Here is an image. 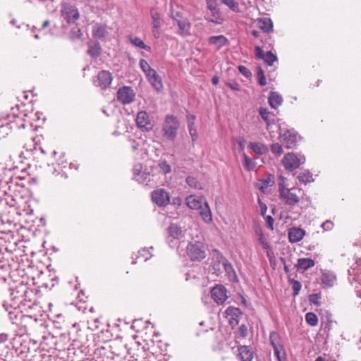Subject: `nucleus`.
<instances>
[{"instance_id":"1","label":"nucleus","mask_w":361,"mask_h":361,"mask_svg":"<svg viewBox=\"0 0 361 361\" xmlns=\"http://www.w3.org/2000/svg\"><path fill=\"white\" fill-rule=\"evenodd\" d=\"M24 335L29 337V342L32 343L34 351L37 347V338L42 329V307L37 302V295L39 293V286H32L29 281H24Z\"/></svg>"},{"instance_id":"2","label":"nucleus","mask_w":361,"mask_h":361,"mask_svg":"<svg viewBox=\"0 0 361 361\" xmlns=\"http://www.w3.org/2000/svg\"><path fill=\"white\" fill-rule=\"evenodd\" d=\"M26 204L29 207V210L26 212L24 216V243H30L28 245H24V256L30 255L32 257L36 254L37 251L40 250V242L36 239L37 233L40 231L38 229L42 219H39L33 214V209L30 208V202H26Z\"/></svg>"},{"instance_id":"3","label":"nucleus","mask_w":361,"mask_h":361,"mask_svg":"<svg viewBox=\"0 0 361 361\" xmlns=\"http://www.w3.org/2000/svg\"><path fill=\"white\" fill-rule=\"evenodd\" d=\"M11 303L9 307L6 304L3 306L8 312L10 320L13 324L20 326L23 321V310L20 305L23 304V294L20 293L18 288L13 290L11 293Z\"/></svg>"},{"instance_id":"4","label":"nucleus","mask_w":361,"mask_h":361,"mask_svg":"<svg viewBox=\"0 0 361 361\" xmlns=\"http://www.w3.org/2000/svg\"><path fill=\"white\" fill-rule=\"evenodd\" d=\"M42 267L39 262H35L29 258L24 260V281H29L32 286L37 285L42 274Z\"/></svg>"},{"instance_id":"5","label":"nucleus","mask_w":361,"mask_h":361,"mask_svg":"<svg viewBox=\"0 0 361 361\" xmlns=\"http://www.w3.org/2000/svg\"><path fill=\"white\" fill-rule=\"evenodd\" d=\"M180 128V122L174 115H166L162 125V135L167 140L174 141Z\"/></svg>"},{"instance_id":"6","label":"nucleus","mask_w":361,"mask_h":361,"mask_svg":"<svg viewBox=\"0 0 361 361\" xmlns=\"http://www.w3.org/2000/svg\"><path fill=\"white\" fill-rule=\"evenodd\" d=\"M22 200L23 195L20 191H18V193H16L9 202L10 210L8 211V214L11 217L13 218V221H16L15 224H20L21 221L22 209L20 203Z\"/></svg>"},{"instance_id":"7","label":"nucleus","mask_w":361,"mask_h":361,"mask_svg":"<svg viewBox=\"0 0 361 361\" xmlns=\"http://www.w3.org/2000/svg\"><path fill=\"white\" fill-rule=\"evenodd\" d=\"M305 161V157L303 155H299L291 152L284 155L282 159V164L285 169L293 171L300 167Z\"/></svg>"},{"instance_id":"8","label":"nucleus","mask_w":361,"mask_h":361,"mask_svg":"<svg viewBox=\"0 0 361 361\" xmlns=\"http://www.w3.org/2000/svg\"><path fill=\"white\" fill-rule=\"evenodd\" d=\"M187 255L192 261L200 262L206 257L204 247L202 243H190L187 246Z\"/></svg>"},{"instance_id":"9","label":"nucleus","mask_w":361,"mask_h":361,"mask_svg":"<svg viewBox=\"0 0 361 361\" xmlns=\"http://www.w3.org/2000/svg\"><path fill=\"white\" fill-rule=\"evenodd\" d=\"M293 189H286L283 183L279 184V192L284 204L290 207L295 206L300 201L299 197L292 192Z\"/></svg>"},{"instance_id":"10","label":"nucleus","mask_w":361,"mask_h":361,"mask_svg":"<svg viewBox=\"0 0 361 361\" xmlns=\"http://www.w3.org/2000/svg\"><path fill=\"white\" fill-rule=\"evenodd\" d=\"M279 137L287 149H292L296 147L298 142V133L294 130H287L283 133L281 126L279 127Z\"/></svg>"},{"instance_id":"11","label":"nucleus","mask_w":361,"mask_h":361,"mask_svg":"<svg viewBox=\"0 0 361 361\" xmlns=\"http://www.w3.org/2000/svg\"><path fill=\"white\" fill-rule=\"evenodd\" d=\"M207 9L211 11V16L207 19L208 21L216 25H220L224 22L221 11L217 7V0H206Z\"/></svg>"},{"instance_id":"12","label":"nucleus","mask_w":361,"mask_h":361,"mask_svg":"<svg viewBox=\"0 0 361 361\" xmlns=\"http://www.w3.org/2000/svg\"><path fill=\"white\" fill-rule=\"evenodd\" d=\"M224 314L229 325L231 326L232 328H234L239 324L240 318L243 315V312L240 308L233 306L227 307Z\"/></svg>"},{"instance_id":"13","label":"nucleus","mask_w":361,"mask_h":361,"mask_svg":"<svg viewBox=\"0 0 361 361\" xmlns=\"http://www.w3.org/2000/svg\"><path fill=\"white\" fill-rule=\"evenodd\" d=\"M151 196L153 202L159 207H166L170 202L169 194L164 189L154 190Z\"/></svg>"},{"instance_id":"14","label":"nucleus","mask_w":361,"mask_h":361,"mask_svg":"<svg viewBox=\"0 0 361 361\" xmlns=\"http://www.w3.org/2000/svg\"><path fill=\"white\" fill-rule=\"evenodd\" d=\"M135 93L130 87L124 86L118 89L117 99L123 104H128L135 100Z\"/></svg>"},{"instance_id":"15","label":"nucleus","mask_w":361,"mask_h":361,"mask_svg":"<svg viewBox=\"0 0 361 361\" xmlns=\"http://www.w3.org/2000/svg\"><path fill=\"white\" fill-rule=\"evenodd\" d=\"M136 123L139 128L142 131L149 132L153 128V123H152L149 114L142 111L137 113L136 118Z\"/></svg>"},{"instance_id":"16","label":"nucleus","mask_w":361,"mask_h":361,"mask_svg":"<svg viewBox=\"0 0 361 361\" xmlns=\"http://www.w3.org/2000/svg\"><path fill=\"white\" fill-rule=\"evenodd\" d=\"M61 15L68 23H75L80 17L77 8L68 4L63 6Z\"/></svg>"},{"instance_id":"17","label":"nucleus","mask_w":361,"mask_h":361,"mask_svg":"<svg viewBox=\"0 0 361 361\" xmlns=\"http://www.w3.org/2000/svg\"><path fill=\"white\" fill-rule=\"evenodd\" d=\"M212 299L217 304H223L228 298L227 290L223 285H216L211 290Z\"/></svg>"},{"instance_id":"18","label":"nucleus","mask_w":361,"mask_h":361,"mask_svg":"<svg viewBox=\"0 0 361 361\" xmlns=\"http://www.w3.org/2000/svg\"><path fill=\"white\" fill-rule=\"evenodd\" d=\"M113 78L111 73L107 71H102L97 75V80H94V85L100 87L102 89H106L111 84Z\"/></svg>"},{"instance_id":"19","label":"nucleus","mask_w":361,"mask_h":361,"mask_svg":"<svg viewBox=\"0 0 361 361\" xmlns=\"http://www.w3.org/2000/svg\"><path fill=\"white\" fill-rule=\"evenodd\" d=\"M216 259L219 262L222 263V267L224 269L226 273L230 276L233 278V281H238V277L235 274V271L232 266V264L229 262V261L219 251H216Z\"/></svg>"},{"instance_id":"20","label":"nucleus","mask_w":361,"mask_h":361,"mask_svg":"<svg viewBox=\"0 0 361 361\" xmlns=\"http://www.w3.org/2000/svg\"><path fill=\"white\" fill-rule=\"evenodd\" d=\"M259 114L261 116L262 118L264 121L267 125V130L269 131V133L274 131L273 126L275 125V114L272 112L269 111L265 108H259Z\"/></svg>"},{"instance_id":"21","label":"nucleus","mask_w":361,"mask_h":361,"mask_svg":"<svg viewBox=\"0 0 361 361\" xmlns=\"http://www.w3.org/2000/svg\"><path fill=\"white\" fill-rule=\"evenodd\" d=\"M151 18L152 19V32L155 38L159 37V32L158 30L161 25V18L160 13L154 8L150 11Z\"/></svg>"},{"instance_id":"22","label":"nucleus","mask_w":361,"mask_h":361,"mask_svg":"<svg viewBox=\"0 0 361 361\" xmlns=\"http://www.w3.org/2000/svg\"><path fill=\"white\" fill-rule=\"evenodd\" d=\"M206 202L207 200L204 197H196L193 195H190L186 198V204L191 209H200L206 204Z\"/></svg>"},{"instance_id":"23","label":"nucleus","mask_w":361,"mask_h":361,"mask_svg":"<svg viewBox=\"0 0 361 361\" xmlns=\"http://www.w3.org/2000/svg\"><path fill=\"white\" fill-rule=\"evenodd\" d=\"M19 108V105L16 104L15 107L11 108V114L8 115L6 118H0V128H3L6 125H8L9 123L16 121V119L18 118V116L20 113Z\"/></svg>"},{"instance_id":"24","label":"nucleus","mask_w":361,"mask_h":361,"mask_svg":"<svg viewBox=\"0 0 361 361\" xmlns=\"http://www.w3.org/2000/svg\"><path fill=\"white\" fill-rule=\"evenodd\" d=\"M109 34L107 25L97 23L92 27V36L97 39H104Z\"/></svg>"},{"instance_id":"25","label":"nucleus","mask_w":361,"mask_h":361,"mask_svg":"<svg viewBox=\"0 0 361 361\" xmlns=\"http://www.w3.org/2000/svg\"><path fill=\"white\" fill-rule=\"evenodd\" d=\"M305 231L300 228L292 227L288 231L289 241L292 243L300 241L304 235Z\"/></svg>"},{"instance_id":"26","label":"nucleus","mask_w":361,"mask_h":361,"mask_svg":"<svg viewBox=\"0 0 361 361\" xmlns=\"http://www.w3.org/2000/svg\"><path fill=\"white\" fill-rule=\"evenodd\" d=\"M80 331L79 325L75 323L72 326L71 331L68 333L69 340L72 341V345L76 348H79L81 343L80 340V335L79 334Z\"/></svg>"},{"instance_id":"27","label":"nucleus","mask_w":361,"mask_h":361,"mask_svg":"<svg viewBox=\"0 0 361 361\" xmlns=\"http://www.w3.org/2000/svg\"><path fill=\"white\" fill-rule=\"evenodd\" d=\"M147 78L150 82L152 86L157 91L163 89V84L161 77L158 75L157 71L154 70L150 74L147 75Z\"/></svg>"},{"instance_id":"28","label":"nucleus","mask_w":361,"mask_h":361,"mask_svg":"<svg viewBox=\"0 0 361 361\" xmlns=\"http://www.w3.org/2000/svg\"><path fill=\"white\" fill-rule=\"evenodd\" d=\"M314 264V261L310 258H299L295 267L298 271L304 272L313 267Z\"/></svg>"},{"instance_id":"29","label":"nucleus","mask_w":361,"mask_h":361,"mask_svg":"<svg viewBox=\"0 0 361 361\" xmlns=\"http://www.w3.org/2000/svg\"><path fill=\"white\" fill-rule=\"evenodd\" d=\"M320 280L322 283L325 286L332 287L336 281V276L331 271H324L322 272Z\"/></svg>"},{"instance_id":"30","label":"nucleus","mask_w":361,"mask_h":361,"mask_svg":"<svg viewBox=\"0 0 361 361\" xmlns=\"http://www.w3.org/2000/svg\"><path fill=\"white\" fill-rule=\"evenodd\" d=\"M282 96L277 92H271L268 98V102L272 109H276L283 103Z\"/></svg>"},{"instance_id":"31","label":"nucleus","mask_w":361,"mask_h":361,"mask_svg":"<svg viewBox=\"0 0 361 361\" xmlns=\"http://www.w3.org/2000/svg\"><path fill=\"white\" fill-rule=\"evenodd\" d=\"M238 356L241 361H252L253 359V352L248 346L242 345L238 348Z\"/></svg>"},{"instance_id":"32","label":"nucleus","mask_w":361,"mask_h":361,"mask_svg":"<svg viewBox=\"0 0 361 361\" xmlns=\"http://www.w3.org/2000/svg\"><path fill=\"white\" fill-rule=\"evenodd\" d=\"M174 25H177L178 27V33L183 36H186L190 34V23L188 21L186 18L182 20H178L177 23H173Z\"/></svg>"},{"instance_id":"33","label":"nucleus","mask_w":361,"mask_h":361,"mask_svg":"<svg viewBox=\"0 0 361 361\" xmlns=\"http://www.w3.org/2000/svg\"><path fill=\"white\" fill-rule=\"evenodd\" d=\"M248 146L254 152L259 155L266 154L269 152L268 147L260 142H250Z\"/></svg>"},{"instance_id":"34","label":"nucleus","mask_w":361,"mask_h":361,"mask_svg":"<svg viewBox=\"0 0 361 361\" xmlns=\"http://www.w3.org/2000/svg\"><path fill=\"white\" fill-rule=\"evenodd\" d=\"M200 214L202 219V220L207 223L209 224L212 221V212L210 209V207L209 206V204L207 201L206 202V204H204L202 208L200 209Z\"/></svg>"},{"instance_id":"35","label":"nucleus","mask_w":361,"mask_h":361,"mask_svg":"<svg viewBox=\"0 0 361 361\" xmlns=\"http://www.w3.org/2000/svg\"><path fill=\"white\" fill-rule=\"evenodd\" d=\"M259 28L264 32H269L273 29V23L269 18H262L258 20L257 23Z\"/></svg>"},{"instance_id":"36","label":"nucleus","mask_w":361,"mask_h":361,"mask_svg":"<svg viewBox=\"0 0 361 361\" xmlns=\"http://www.w3.org/2000/svg\"><path fill=\"white\" fill-rule=\"evenodd\" d=\"M254 231L255 235L258 237V241L262 247L265 250L269 247V243L264 235L261 226L258 224L254 226Z\"/></svg>"},{"instance_id":"37","label":"nucleus","mask_w":361,"mask_h":361,"mask_svg":"<svg viewBox=\"0 0 361 361\" xmlns=\"http://www.w3.org/2000/svg\"><path fill=\"white\" fill-rule=\"evenodd\" d=\"M228 40L224 35L211 36L208 39L210 44L217 45L218 49H221L228 43Z\"/></svg>"},{"instance_id":"38","label":"nucleus","mask_w":361,"mask_h":361,"mask_svg":"<svg viewBox=\"0 0 361 361\" xmlns=\"http://www.w3.org/2000/svg\"><path fill=\"white\" fill-rule=\"evenodd\" d=\"M102 49L99 42L88 44L87 54L92 58H97L101 54Z\"/></svg>"},{"instance_id":"39","label":"nucleus","mask_w":361,"mask_h":361,"mask_svg":"<svg viewBox=\"0 0 361 361\" xmlns=\"http://www.w3.org/2000/svg\"><path fill=\"white\" fill-rule=\"evenodd\" d=\"M169 235L174 239H178L182 236L181 228L175 224H171L168 228Z\"/></svg>"},{"instance_id":"40","label":"nucleus","mask_w":361,"mask_h":361,"mask_svg":"<svg viewBox=\"0 0 361 361\" xmlns=\"http://www.w3.org/2000/svg\"><path fill=\"white\" fill-rule=\"evenodd\" d=\"M129 40L130 43L136 47L145 49L148 51H151V47L146 45L144 42L137 37H130Z\"/></svg>"},{"instance_id":"41","label":"nucleus","mask_w":361,"mask_h":361,"mask_svg":"<svg viewBox=\"0 0 361 361\" xmlns=\"http://www.w3.org/2000/svg\"><path fill=\"white\" fill-rule=\"evenodd\" d=\"M269 342L271 346L274 348H283V345L281 344V338L279 334L276 331H272L269 334Z\"/></svg>"},{"instance_id":"42","label":"nucleus","mask_w":361,"mask_h":361,"mask_svg":"<svg viewBox=\"0 0 361 361\" xmlns=\"http://www.w3.org/2000/svg\"><path fill=\"white\" fill-rule=\"evenodd\" d=\"M288 282L292 286V289L293 290V295L294 296L298 295L301 290V288H302V285L300 283V281L291 278V276L288 275Z\"/></svg>"},{"instance_id":"43","label":"nucleus","mask_w":361,"mask_h":361,"mask_svg":"<svg viewBox=\"0 0 361 361\" xmlns=\"http://www.w3.org/2000/svg\"><path fill=\"white\" fill-rule=\"evenodd\" d=\"M298 178L300 182L305 184L314 181V179L312 178V174L309 170H305L303 172H301L298 175Z\"/></svg>"},{"instance_id":"44","label":"nucleus","mask_w":361,"mask_h":361,"mask_svg":"<svg viewBox=\"0 0 361 361\" xmlns=\"http://www.w3.org/2000/svg\"><path fill=\"white\" fill-rule=\"evenodd\" d=\"M243 164L245 169L248 171H254L256 167V163L245 154H243Z\"/></svg>"},{"instance_id":"45","label":"nucleus","mask_w":361,"mask_h":361,"mask_svg":"<svg viewBox=\"0 0 361 361\" xmlns=\"http://www.w3.org/2000/svg\"><path fill=\"white\" fill-rule=\"evenodd\" d=\"M257 78L258 80V83L261 86H264L267 85V80L264 75V71L262 68L259 66L257 67Z\"/></svg>"},{"instance_id":"46","label":"nucleus","mask_w":361,"mask_h":361,"mask_svg":"<svg viewBox=\"0 0 361 361\" xmlns=\"http://www.w3.org/2000/svg\"><path fill=\"white\" fill-rule=\"evenodd\" d=\"M276 55L274 54L271 51H267L265 54L264 57L263 59L264 63H266L269 66H272L274 62L276 61Z\"/></svg>"},{"instance_id":"47","label":"nucleus","mask_w":361,"mask_h":361,"mask_svg":"<svg viewBox=\"0 0 361 361\" xmlns=\"http://www.w3.org/2000/svg\"><path fill=\"white\" fill-rule=\"evenodd\" d=\"M221 3L227 6L232 11L239 13L238 3L234 0H221Z\"/></svg>"},{"instance_id":"48","label":"nucleus","mask_w":361,"mask_h":361,"mask_svg":"<svg viewBox=\"0 0 361 361\" xmlns=\"http://www.w3.org/2000/svg\"><path fill=\"white\" fill-rule=\"evenodd\" d=\"M140 67L142 69V71L145 73V75L150 74L154 69H153L147 63V61L145 59H140Z\"/></svg>"},{"instance_id":"49","label":"nucleus","mask_w":361,"mask_h":361,"mask_svg":"<svg viewBox=\"0 0 361 361\" xmlns=\"http://www.w3.org/2000/svg\"><path fill=\"white\" fill-rule=\"evenodd\" d=\"M305 319L308 324L314 326L318 323V318L316 314L313 312H308L305 314Z\"/></svg>"},{"instance_id":"50","label":"nucleus","mask_w":361,"mask_h":361,"mask_svg":"<svg viewBox=\"0 0 361 361\" xmlns=\"http://www.w3.org/2000/svg\"><path fill=\"white\" fill-rule=\"evenodd\" d=\"M187 184L192 188L201 189V184L195 177L188 176L186 178Z\"/></svg>"},{"instance_id":"51","label":"nucleus","mask_w":361,"mask_h":361,"mask_svg":"<svg viewBox=\"0 0 361 361\" xmlns=\"http://www.w3.org/2000/svg\"><path fill=\"white\" fill-rule=\"evenodd\" d=\"M271 152L276 156H281L283 152L282 146L279 143H274L270 147Z\"/></svg>"},{"instance_id":"52","label":"nucleus","mask_w":361,"mask_h":361,"mask_svg":"<svg viewBox=\"0 0 361 361\" xmlns=\"http://www.w3.org/2000/svg\"><path fill=\"white\" fill-rule=\"evenodd\" d=\"M159 168L160 171L164 174L169 173L171 171V166L166 160L160 161L159 164Z\"/></svg>"},{"instance_id":"53","label":"nucleus","mask_w":361,"mask_h":361,"mask_svg":"<svg viewBox=\"0 0 361 361\" xmlns=\"http://www.w3.org/2000/svg\"><path fill=\"white\" fill-rule=\"evenodd\" d=\"M321 298L320 293H313L309 295V301L317 306H319L321 305Z\"/></svg>"},{"instance_id":"54","label":"nucleus","mask_w":361,"mask_h":361,"mask_svg":"<svg viewBox=\"0 0 361 361\" xmlns=\"http://www.w3.org/2000/svg\"><path fill=\"white\" fill-rule=\"evenodd\" d=\"M273 183L271 179V176L269 175L267 178L262 180V185L259 188L262 192H264L265 190L269 186H271Z\"/></svg>"},{"instance_id":"55","label":"nucleus","mask_w":361,"mask_h":361,"mask_svg":"<svg viewBox=\"0 0 361 361\" xmlns=\"http://www.w3.org/2000/svg\"><path fill=\"white\" fill-rule=\"evenodd\" d=\"M212 267L216 275H219L221 273L222 263L217 261L216 256L214 259V262H212Z\"/></svg>"},{"instance_id":"56","label":"nucleus","mask_w":361,"mask_h":361,"mask_svg":"<svg viewBox=\"0 0 361 361\" xmlns=\"http://www.w3.org/2000/svg\"><path fill=\"white\" fill-rule=\"evenodd\" d=\"M171 18L173 19V23H177L178 20H182L185 19V18L183 17L180 12L176 11L173 9L171 11Z\"/></svg>"},{"instance_id":"57","label":"nucleus","mask_w":361,"mask_h":361,"mask_svg":"<svg viewBox=\"0 0 361 361\" xmlns=\"http://www.w3.org/2000/svg\"><path fill=\"white\" fill-rule=\"evenodd\" d=\"M188 128L192 144H194L198 138V133L195 126H188Z\"/></svg>"},{"instance_id":"58","label":"nucleus","mask_w":361,"mask_h":361,"mask_svg":"<svg viewBox=\"0 0 361 361\" xmlns=\"http://www.w3.org/2000/svg\"><path fill=\"white\" fill-rule=\"evenodd\" d=\"M238 69L239 72L244 75L246 78H250L252 76L251 71L245 66H238Z\"/></svg>"},{"instance_id":"59","label":"nucleus","mask_w":361,"mask_h":361,"mask_svg":"<svg viewBox=\"0 0 361 361\" xmlns=\"http://www.w3.org/2000/svg\"><path fill=\"white\" fill-rule=\"evenodd\" d=\"M263 217L264 218L266 226L267 227V228H269L271 231H273L274 230V218L270 215H267V216L264 215V216H263Z\"/></svg>"},{"instance_id":"60","label":"nucleus","mask_w":361,"mask_h":361,"mask_svg":"<svg viewBox=\"0 0 361 361\" xmlns=\"http://www.w3.org/2000/svg\"><path fill=\"white\" fill-rule=\"evenodd\" d=\"M134 175L135 176V178L140 182L146 180L147 176H148V174L145 173H141V172L137 171V169H134Z\"/></svg>"},{"instance_id":"61","label":"nucleus","mask_w":361,"mask_h":361,"mask_svg":"<svg viewBox=\"0 0 361 361\" xmlns=\"http://www.w3.org/2000/svg\"><path fill=\"white\" fill-rule=\"evenodd\" d=\"M237 334L241 338H245L247 335V328L245 324H242L238 328Z\"/></svg>"},{"instance_id":"62","label":"nucleus","mask_w":361,"mask_h":361,"mask_svg":"<svg viewBox=\"0 0 361 361\" xmlns=\"http://www.w3.org/2000/svg\"><path fill=\"white\" fill-rule=\"evenodd\" d=\"M257 202H258V204H259V209H260V214L262 216H264V215L267 211V207L266 204L262 202V200L259 197H258Z\"/></svg>"},{"instance_id":"63","label":"nucleus","mask_w":361,"mask_h":361,"mask_svg":"<svg viewBox=\"0 0 361 361\" xmlns=\"http://www.w3.org/2000/svg\"><path fill=\"white\" fill-rule=\"evenodd\" d=\"M138 253L139 257H142L144 258L145 262L149 259L152 256L149 251L145 248L142 249V250H140Z\"/></svg>"},{"instance_id":"64","label":"nucleus","mask_w":361,"mask_h":361,"mask_svg":"<svg viewBox=\"0 0 361 361\" xmlns=\"http://www.w3.org/2000/svg\"><path fill=\"white\" fill-rule=\"evenodd\" d=\"M322 227L326 231H331L334 227V223L330 220H326L322 224Z\"/></svg>"}]
</instances>
